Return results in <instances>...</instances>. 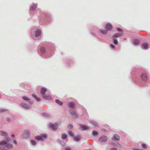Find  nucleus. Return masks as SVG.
<instances>
[{"label": "nucleus", "mask_w": 150, "mask_h": 150, "mask_svg": "<svg viewBox=\"0 0 150 150\" xmlns=\"http://www.w3.org/2000/svg\"><path fill=\"white\" fill-rule=\"evenodd\" d=\"M55 48V45L51 42L45 43V46L40 49V55L43 58H48L52 56Z\"/></svg>", "instance_id": "obj_1"}, {"label": "nucleus", "mask_w": 150, "mask_h": 150, "mask_svg": "<svg viewBox=\"0 0 150 150\" xmlns=\"http://www.w3.org/2000/svg\"><path fill=\"white\" fill-rule=\"evenodd\" d=\"M41 31L39 29L33 28L31 31V36L35 40H39L41 38Z\"/></svg>", "instance_id": "obj_2"}, {"label": "nucleus", "mask_w": 150, "mask_h": 150, "mask_svg": "<svg viewBox=\"0 0 150 150\" xmlns=\"http://www.w3.org/2000/svg\"><path fill=\"white\" fill-rule=\"evenodd\" d=\"M47 91V88L45 87H42L40 89V93L41 97L45 100H50L51 96L50 95H47L46 92Z\"/></svg>", "instance_id": "obj_3"}, {"label": "nucleus", "mask_w": 150, "mask_h": 150, "mask_svg": "<svg viewBox=\"0 0 150 150\" xmlns=\"http://www.w3.org/2000/svg\"><path fill=\"white\" fill-rule=\"evenodd\" d=\"M41 20L50 23L52 21V19L51 15L48 13H45L42 15L40 18Z\"/></svg>", "instance_id": "obj_4"}, {"label": "nucleus", "mask_w": 150, "mask_h": 150, "mask_svg": "<svg viewBox=\"0 0 150 150\" xmlns=\"http://www.w3.org/2000/svg\"><path fill=\"white\" fill-rule=\"evenodd\" d=\"M69 112L71 116L74 119H76L79 117V114L75 109H70L69 110Z\"/></svg>", "instance_id": "obj_5"}, {"label": "nucleus", "mask_w": 150, "mask_h": 150, "mask_svg": "<svg viewBox=\"0 0 150 150\" xmlns=\"http://www.w3.org/2000/svg\"><path fill=\"white\" fill-rule=\"evenodd\" d=\"M13 147L12 144L9 143H6V144L0 146V150H8Z\"/></svg>", "instance_id": "obj_6"}, {"label": "nucleus", "mask_w": 150, "mask_h": 150, "mask_svg": "<svg viewBox=\"0 0 150 150\" xmlns=\"http://www.w3.org/2000/svg\"><path fill=\"white\" fill-rule=\"evenodd\" d=\"M30 136V132L28 129H25L24 130L22 134V137L25 139L29 137Z\"/></svg>", "instance_id": "obj_7"}, {"label": "nucleus", "mask_w": 150, "mask_h": 150, "mask_svg": "<svg viewBox=\"0 0 150 150\" xmlns=\"http://www.w3.org/2000/svg\"><path fill=\"white\" fill-rule=\"evenodd\" d=\"M58 124L57 122L54 123H50L49 124V127L53 131L56 130L58 128Z\"/></svg>", "instance_id": "obj_8"}, {"label": "nucleus", "mask_w": 150, "mask_h": 150, "mask_svg": "<svg viewBox=\"0 0 150 150\" xmlns=\"http://www.w3.org/2000/svg\"><path fill=\"white\" fill-rule=\"evenodd\" d=\"M134 82L138 85L140 86H144L146 85L145 83H144L142 81L139 79H132Z\"/></svg>", "instance_id": "obj_9"}, {"label": "nucleus", "mask_w": 150, "mask_h": 150, "mask_svg": "<svg viewBox=\"0 0 150 150\" xmlns=\"http://www.w3.org/2000/svg\"><path fill=\"white\" fill-rule=\"evenodd\" d=\"M11 141L10 138L8 137H6L5 140H3L0 141V146H2L6 144V143H8Z\"/></svg>", "instance_id": "obj_10"}, {"label": "nucleus", "mask_w": 150, "mask_h": 150, "mask_svg": "<svg viewBox=\"0 0 150 150\" xmlns=\"http://www.w3.org/2000/svg\"><path fill=\"white\" fill-rule=\"evenodd\" d=\"M80 127L79 128V130L82 131H85L90 129V127L85 125L79 124Z\"/></svg>", "instance_id": "obj_11"}, {"label": "nucleus", "mask_w": 150, "mask_h": 150, "mask_svg": "<svg viewBox=\"0 0 150 150\" xmlns=\"http://www.w3.org/2000/svg\"><path fill=\"white\" fill-rule=\"evenodd\" d=\"M108 139L107 136L103 135L99 138L98 142L100 143L105 142H106Z\"/></svg>", "instance_id": "obj_12"}, {"label": "nucleus", "mask_w": 150, "mask_h": 150, "mask_svg": "<svg viewBox=\"0 0 150 150\" xmlns=\"http://www.w3.org/2000/svg\"><path fill=\"white\" fill-rule=\"evenodd\" d=\"M73 62V61L72 58L67 59L65 61L66 64L68 67L70 66Z\"/></svg>", "instance_id": "obj_13"}, {"label": "nucleus", "mask_w": 150, "mask_h": 150, "mask_svg": "<svg viewBox=\"0 0 150 150\" xmlns=\"http://www.w3.org/2000/svg\"><path fill=\"white\" fill-rule=\"evenodd\" d=\"M97 31L100 35H106L108 32V31L106 30L99 29L97 30Z\"/></svg>", "instance_id": "obj_14"}, {"label": "nucleus", "mask_w": 150, "mask_h": 150, "mask_svg": "<svg viewBox=\"0 0 150 150\" xmlns=\"http://www.w3.org/2000/svg\"><path fill=\"white\" fill-rule=\"evenodd\" d=\"M140 77L142 81H146L147 80V76L146 74L145 73L142 74Z\"/></svg>", "instance_id": "obj_15"}, {"label": "nucleus", "mask_w": 150, "mask_h": 150, "mask_svg": "<svg viewBox=\"0 0 150 150\" xmlns=\"http://www.w3.org/2000/svg\"><path fill=\"white\" fill-rule=\"evenodd\" d=\"M149 44L147 42H143L142 43L141 47L142 49L147 50L149 48Z\"/></svg>", "instance_id": "obj_16"}, {"label": "nucleus", "mask_w": 150, "mask_h": 150, "mask_svg": "<svg viewBox=\"0 0 150 150\" xmlns=\"http://www.w3.org/2000/svg\"><path fill=\"white\" fill-rule=\"evenodd\" d=\"M112 24L110 23H107L105 25V28L108 31L112 29Z\"/></svg>", "instance_id": "obj_17"}, {"label": "nucleus", "mask_w": 150, "mask_h": 150, "mask_svg": "<svg viewBox=\"0 0 150 150\" xmlns=\"http://www.w3.org/2000/svg\"><path fill=\"white\" fill-rule=\"evenodd\" d=\"M90 123L91 125L96 128H99L100 127L99 124L97 122L94 120L91 121Z\"/></svg>", "instance_id": "obj_18"}, {"label": "nucleus", "mask_w": 150, "mask_h": 150, "mask_svg": "<svg viewBox=\"0 0 150 150\" xmlns=\"http://www.w3.org/2000/svg\"><path fill=\"white\" fill-rule=\"evenodd\" d=\"M20 105L22 107L26 109H29L31 108V107L29 105L25 103H21Z\"/></svg>", "instance_id": "obj_19"}, {"label": "nucleus", "mask_w": 150, "mask_h": 150, "mask_svg": "<svg viewBox=\"0 0 150 150\" xmlns=\"http://www.w3.org/2000/svg\"><path fill=\"white\" fill-rule=\"evenodd\" d=\"M37 7L36 4H31L30 6V11H34Z\"/></svg>", "instance_id": "obj_20"}, {"label": "nucleus", "mask_w": 150, "mask_h": 150, "mask_svg": "<svg viewBox=\"0 0 150 150\" xmlns=\"http://www.w3.org/2000/svg\"><path fill=\"white\" fill-rule=\"evenodd\" d=\"M67 106L69 108H74L75 106V104L73 101L70 102L68 103Z\"/></svg>", "instance_id": "obj_21"}, {"label": "nucleus", "mask_w": 150, "mask_h": 150, "mask_svg": "<svg viewBox=\"0 0 150 150\" xmlns=\"http://www.w3.org/2000/svg\"><path fill=\"white\" fill-rule=\"evenodd\" d=\"M111 139L112 140L118 141L120 139V137L117 134H114Z\"/></svg>", "instance_id": "obj_22"}, {"label": "nucleus", "mask_w": 150, "mask_h": 150, "mask_svg": "<svg viewBox=\"0 0 150 150\" xmlns=\"http://www.w3.org/2000/svg\"><path fill=\"white\" fill-rule=\"evenodd\" d=\"M81 139V137L80 135H78L77 136H75L74 137L73 139L76 142L79 141Z\"/></svg>", "instance_id": "obj_23"}, {"label": "nucleus", "mask_w": 150, "mask_h": 150, "mask_svg": "<svg viewBox=\"0 0 150 150\" xmlns=\"http://www.w3.org/2000/svg\"><path fill=\"white\" fill-rule=\"evenodd\" d=\"M0 135L1 136H4L6 137L8 136V134L7 132L4 131H0Z\"/></svg>", "instance_id": "obj_24"}, {"label": "nucleus", "mask_w": 150, "mask_h": 150, "mask_svg": "<svg viewBox=\"0 0 150 150\" xmlns=\"http://www.w3.org/2000/svg\"><path fill=\"white\" fill-rule=\"evenodd\" d=\"M132 42L134 45H137L139 44V41L137 39L135 38L132 40Z\"/></svg>", "instance_id": "obj_25"}, {"label": "nucleus", "mask_w": 150, "mask_h": 150, "mask_svg": "<svg viewBox=\"0 0 150 150\" xmlns=\"http://www.w3.org/2000/svg\"><path fill=\"white\" fill-rule=\"evenodd\" d=\"M32 96L37 101H40L41 100V98L39 97H38L36 95L33 93L32 94Z\"/></svg>", "instance_id": "obj_26"}, {"label": "nucleus", "mask_w": 150, "mask_h": 150, "mask_svg": "<svg viewBox=\"0 0 150 150\" xmlns=\"http://www.w3.org/2000/svg\"><path fill=\"white\" fill-rule=\"evenodd\" d=\"M111 144L117 147L120 149H122V147L121 145L119 143H117L116 144L113 143H111Z\"/></svg>", "instance_id": "obj_27"}, {"label": "nucleus", "mask_w": 150, "mask_h": 150, "mask_svg": "<svg viewBox=\"0 0 150 150\" xmlns=\"http://www.w3.org/2000/svg\"><path fill=\"white\" fill-rule=\"evenodd\" d=\"M42 115L44 117L47 118H49L51 117L50 115L49 114L46 112H43L42 113Z\"/></svg>", "instance_id": "obj_28"}, {"label": "nucleus", "mask_w": 150, "mask_h": 150, "mask_svg": "<svg viewBox=\"0 0 150 150\" xmlns=\"http://www.w3.org/2000/svg\"><path fill=\"white\" fill-rule=\"evenodd\" d=\"M92 134L93 137H95L99 134V132L96 130H93L92 132Z\"/></svg>", "instance_id": "obj_29"}, {"label": "nucleus", "mask_w": 150, "mask_h": 150, "mask_svg": "<svg viewBox=\"0 0 150 150\" xmlns=\"http://www.w3.org/2000/svg\"><path fill=\"white\" fill-rule=\"evenodd\" d=\"M41 138L42 139H47V135L46 133H43L40 134V135Z\"/></svg>", "instance_id": "obj_30"}, {"label": "nucleus", "mask_w": 150, "mask_h": 150, "mask_svg": "<svg viewBox=\"0 0 150 150\" xmlns=\"http://www.w3.org/2000/svg\"><path fill=\"white\" fill-rule=\"evenodd\" d=\"M35 139L38 141H43V139H42L40 135H37L35 137Z\"/></svg>", "instance_id": "obj_31"}, {"label": "nucleus", "mask_w": 150, "mask_h": 150, "mask_svg": "<svg viewBox=\"0 0 150 150\" xmlns=\"http://www.w3.org/2000/svg\"><path fill=\"white\" fill-rule=\"evenodd\" d=\"M122 35L120 34L119 33H116L113 35L112 38H117L120 37Z\"/></svg>", "instance_id": "obj_32"}, {"label": "nucleus", "mask_w": 150, "mask_h": 150, "mask_svg": "<svg viewBox=\"0 0 150 150\" xmlns=\"http://www.w3.org/2000/svg\"><path fill=\"white\" fill-rule=\"evenodd\" d=\"M55 102L60 106L62 105L63 104V103L59 99H56L55 100Z\"/></svg>", "instance_id": "obj_33"}, {"label": "nucleus", "mask_w": 150, "mask_h": 150, "mask_svg": "<svg viewBox=\"0 0 150 150\" xmlns=\"http://www.w3.org/2000/svg\"><path fill=\"white\" fill-rule=\"evenodd\" d=\"M67 137V135L65 133H62V134L61 138L63 140L66 139Z\"/></svg>", "instance_id": "obj_34"}, {"label": "nucleus", "mask_w": 150, "mask_h": 150, "mask_svg": "<svg viewBox=\"0 0 150 150\" xmlns=\"http://www.w3.org/2000/svg\"><path fill=\"white\" fill-rule=\"evenodd\" d=\"M22 98L25 101H28L30 100V98L24 96L22 97Z\"/></svg>", "instance_id": "obj_35"}, {"label": "nucleus", "mask_w": 150, "mask_h": 150, "mask_svg": "<svg viewBox=\"0 0 150 150\" xmlns=\"http://www.w3.org/2000/svg\"><path fill=\"white\" fill-rule=\"evenodd\" d=\"M31 144L33 146H35L36 145V141L33 139H31L30 140Z\"/></svg>", "instance_id": "obj_36"}, {"label": "nucleus", "mask_w": 150, "mask_h": 150, "mask_svg": "<svg viewBox=\"0 0 150 150\" xmlns=\"http://www.w3.org/2000/svg\"><path fill=\"white\" fill-rule=\"evenodd\" d=\"M68 133L69 135L71 137H73L74 135V133L71 131H69L68 132Z\"/></svg>", "instance_id": "obj_37"}, {"label": "nucleus", "mask_w": 150, "mask_h": 150, "mask_svg": "<svg viewBox=\"0 0 150 150\" xmlns=\"http://www.w3.org/2000/svg\"><path fill=\"white\" fill-rule=\"evenodd\" d=\"M113 42L114 43V44L115 45H117L118 44V42L117 40L115 38H114L113 39Z\"/></svg>", "instance_id": "obj_38"}, {"label": "nucleus", "mask_w": 150, "mask_h": 150, "mask_svg": "<svg viewBox=\"0 0 150 150\" xmlns=\"http://www.w3.org/2000/svg\"><path fill=\"white\" fill-rule=\"evenodd\" d=\"M141 146L144 149H146L147 148V146L144 143L142 144Z\"/></svg>", "instance_id": "obj_39"}, {"label": "nucleus", "mask_w": 150, "mask_h": 150, "mask_svg": "<svg viewBox=\"0 0 150 150\" xmlns=\"http://www.w3.org/2000/svg\"><path fill=\"white\" fill-rule=\"evenodd\" d=\"M116 29H117V31H118V32H119L120 33H123V30L122 29L117 28H116Z\"/></svg>", "instance_id": "obj_40"}, {"label": "nucleus", "mask_w": 150, "mask_h": 150, "mask_svg": "<svg viewBox=\"0 0 150 150\" xmlns=\"http://www.w3.org/2000/svg\"><path fill=\"white\" fill-rule=\"evenodd\" d=\"M91 34L92 36H94L95 37L99 38L98 37V35L97 34H95L93 32H91Z\"/></svg>", "instance_id": "obj_41"}, {"label": "nucleus", "mask_w": 150, "mask_h": 150, "mask_svg": "<svg viewBox=\"0 0 150 150\" xmlns=\"http://www.w3.org/2000/svg\"><path fill=\"white\" fill-rule=\"evenodd\" d=\"M60 145L62 146L63 147H64L66 145V143L64 142L63 141L61 142V143L60 144Z\"/></svg>", "instance_id": "obj_42"}, {"label": "nucleus", "mask_w": 150, "mask_h": 150, "mask_svg": "<svg viewBox=\"0 0 150 150\" xmlns=\"http://www.w3.org/2000/svg\"><path fill=\"white\" fill-rule=\"evenodd\" d=\"M73 127V125L71 124H69L68 126V128L71 129Z\"/></svg>", "instance_id": "obj_43"}, {"label": "nucleus", "mask_w": 150, "mask_h": 150, "mask_svg": "<svg viewBox=\"0 0 150 150\" xmlns=\"http://www.w3.org/2000/svg\"><path fill=\"white\" fill-rule=\"evenodd\" d=\"M64 150H72V149L70 147H65Z\"/></svg>", "instance_id": "obj_44"}, {"label": "nucleus", "mask_w": 150, "mask_h": 150, "mask_svg": "<svg viewBox=\"0 0 150 150\" xmlns=\"http://www.w3.org/2000/svg\"><path fill=\"white\" fill-rule=\"evenodd\" d=\"M63 141L61 140L60 139H58L57 140V143H59L60 144L61 143V142Z\"/></svg>", "instance_id": "obj_45"}, {"label": "nucleus", "mask_w": 150, "mask_h": 150, "mask_svg": "<svg viewBox=\"0 0 150 150\" xmlns=\"http://www.w3.org/2000/svg\"><path fill=\"white\" fill-rule=\"evenodd\" d=\"M6 120L9 122H10L11 121V120L10 118L9 117H7L6 118Z\"/></svg>", "instance_id": "obj_46"}, {"label": "nucleus", "mask_w": 150, "mask_h": 150, "mask_svg": "<svg viewBox=\"0 0 150 150\" xmlns=\"http://www.w3.org/2000/svg\"><path fill=\"white\" fill-rule=\"evenodd\" d=\"M110 47L112 48H115V46L112 44H110Z\"/></svg>", "instance_id": "obj_47"}, {"label": "nucleus", "mask_w": 150, "mask_h": 150, "mask_svg": "<svg viewBox=\"0 0 150 150\" xmlns=\"http://www.w3.org/2000/svg\"><path fill=\"white\" fill-rule=\"evenodd\" d=\"M6 110L4 109H0V112H2Z\"/></svg>", "instance_id": "obj_48"}, {"label": "nucleus", "mask_w": 150, "mask_h": 150, "mask_svg": "<svg viewBox=\"0 0 150 150\" xmlns=\"http://www.w3.org/2000/svg\"><path fill=\"white\" fill-rule=\"evenodd\" d=\"M110 150H117V148H110Z\"/></svg>", "instance_id": "obj_49"}, {"label": "nucleus", "mask_w": 150, "mask_h": 150, "mask_svg": "<svg viewBox=\"0 0 150 150\" xmlns=\"http://www.w3.org/2000/svg\"><path fill=\"white\" fill-rule=\"evenodd\" d=\"M133 150H143L142 149L134 148V149H133Z\"/></svg>", "instance_id": "obj_50"}, {"label": "nucleus", "mask_w": 150, "mask_h": 150, "mask_svg": "<svg viewBox=\"0 0 150 150\" xmlns=\"http://www.w3.org/2000/svg\"><path fill=\"white\" fill-rule=\"evenodd\" d=\"M13 142L15 144H16V145L17 144V142L16 141V140H14L13 141Z\"/></svg>", "instance_id": "obj_51"}, {"label": "nucleus", "mask_w": 150, "mask_h": 150, "mask_svg": "<svg viewBox=\"0 0 150 150\" xmlns=\"http://www.w3.org/2000/svg\"><path fill=\"white\" fill-rule=\"evenodd\" d=\"M102 131L104 132H105V131H106V129H105L103 128L102 129Z\"/></svg>", "instance_id": "obj_52"}, {"label": "nucleus", "mask_w": 150, "mask_h": 150, "mask_svg": "<svg viewBox=\"0 0 150 150\" xmlns=\"http://www.w3.org/2000/svg\"><path fill=\"white\" fill-rule=\"evenodd\" d=\"M29 103L30 104H32L33 103V102L32 101H29Z\"/></svg>", "instance_id": "obj_53"}, {"label": "nucleus", "mask_w": 150, "mask_h": 150, "mask_svg": "<svg viewBox=\"0 0 150 150\" xmlns=\"http://www.w3.org/2000/svg\"><path fill=\"white\" fill-rule=\"evenodd\" d=\"M11 136L12 137L14 138L15 137V135L14 134H11Z\"/></svg>", "instance_id": "obj_54"}, {"label": "nucleus", "mask_w": 150, "mask_h": 150, "mask_svg": "<svg viewBox=\"0 0 150 150\" xmlns=\"http://www.w3.org/2000/svg\"><path fill=\"white\" fill-rule=\"evenodd\" d=\"M126 38H124V40H126Z\"/></svg>", "instance_id": "obj_55"}]
</instances>
